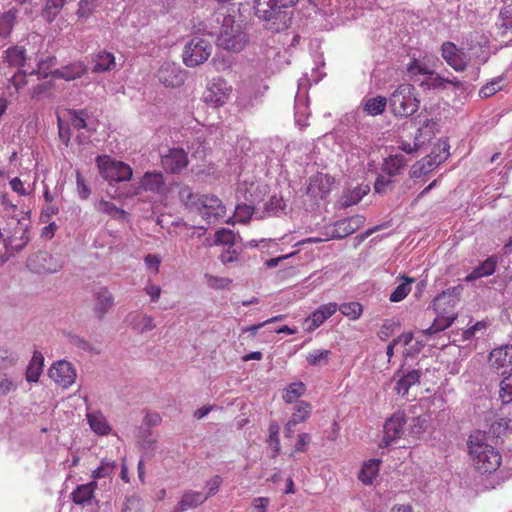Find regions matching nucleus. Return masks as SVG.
I'll use <instances>...</instances> for the list:
<instances>
[{"label": "nucleus", "instance_id": "nucleus-1", "mask_svg": "<svg viewBox=\"0 0 512 512\" xmlns=\"http://www.w3.org/2000/svg\"><path fill=\"white\" fill-rule=\"evenodd\" d=\"M468 456L473 469L481 475H489L498 470L502 455L489 443V436L481 430L473 431L467 440Z\"/></svg>", "mask_w": 512, "mask_h": 512}, {"label": "nucleus", "instance_id": "nucleus-2", "mask_svg": "<svg viewBox=\"0 0 512 512\" xmlns=\"http://www.w3.org/2000/svg\"><path fill=\"white\" fill-rule=\"evenodd\" d=\"M466 46L470 55L463 49L458 48L453 42H444L441 46V55L446 63L457 72L464 71L470 63L471 57L479 58L483 48L488 47V39L483 34L474 31L469 33L466 39Z\"/></svg>", "mask_w": 512, "mask_h": 512}, {"label": "nucleus", "instance_id": "nucleus-3", "mask_svg": "<svg viewBox=\"0 0 512 512\" xmlns=\"http://www.w3.org/2000/svg\"><path fill=\"white\" fill-rule=\"evenodd\" d=\"M181 200L186 206L195 208L207 223H215L226 215V207L222 200L215 195L193 194L189 187L179 192Z\"/></svg>", "mask_w": 512, "mask_h": 512}, {"label": "nucleus", "instance_id": "nucleus-4", "mask_svg": "<svg viewBox=\"0 0 512 512\" xmlns=\"http://www.w3.org/2000/svg\"><path fill=\"white\" fill-rule=\"evenodd\" d=\"M255 15L267 22V28L279 32L289 27L291 17L287 12L279 10L276 0H254Z\"/></svg>", "mask_w": 512, "mask_h": 512}, {"label": "nucleus", "instance_id": "nucleus-5", "mask_svg": "<svg viewBox=\"0 0 512 512\" xmlns=\"http://www.w3.org/2000/svg\"><path fill=\"white\" fill-rule=\"evenodd\" d=\"M392 113L396 117H408L419 108V99L416 97L412 84H400L389 98Z\"/></svg>", "mask_w": 512, "mask_h": 512}, {"label": "nucleus", "instance_id": "nucleus-6", "mask_svg": "<svg viewBox=\"0 0 512 512\" xmlns=\"http://www.w3.org/2000/svg\"><path fill=\"white\" fill-rule=\"evenodd\" d=\"M96 164L100 175L107 181L124 182L132 178V168L122 162L112 159L108 155H99Z\"/></svg>", "mask_w": 512, "mask_h": 512}, {"label": "nucleus", "instance_id": "nucleus-7", "mask_svg": "<svg viewBox=\"0 0 512 512\" xmlns=\"http://www.w3.org/2000/svg\"><path fill=\"white\" fill-rule=\"evenodd\" d=\"M247 42L246 33L232 18H225L218 36V45L226 50L239 52Z\"/></svg>", "mask_w": 512, "mask_h": 512}, {"label": "nucleus", "instance_id": "nucleus-8", "mask_svg": "<svg viewBox=\"0 0 512 512\" xmlns=\"http://www.w3.org/2000/svg\"><path fill=\"white\" fill-rule=\"evenodd\" d=\"M211 43L203 38L195 37L184 46L182 60L185 66L194 68L205 63L212 54Z\"/></svg>", "mask_w": 512, "mask_h": 512}, {"label": "nucleus", "instance_id": "nucleus-9", "mask_svg": "<svg viewBox=\"0 0 512 512\" xmlns=\"http://www.w3.org/2000/svg\"><path fill=\"white\" fill-rule=\"evenodd\" d=\"M232 93V86L222 77L213 78L203 93V101L213 107L224 106Z\"/></svg>", "mask_w": 512, "mask_h": 512}, {"label": "nucleus", "instance_id": "nucleus-10", "mask_svg": "<svg viewBox=\"0 0 512 512\" xmlns=\"http://www.w3.org/2000/svg\"><path fill=\"white\" fill-rule=\"evenodd\" d=\"M27 267L38 274L56 273L63 267V260L60 255L38 251L28 258Z\"/></svg>", "mask_w": 512, "mask_h": 512}, {"label": "nucleus", "instance_id": "nucleus-11", "mask_svg": "<svg viewBox=\"0 0 512 512\" xmlns=\"http://www.w3.org/2000/svg\"><path fill=\"white\" fill-rule=\"evenodd\" d=\"M406 423V416L402 411H397L388 418L384 424V434L380 442V447H388L394 441L400 439L404 435Z\"/></svg>", "mask_w": 512, "mask_h": 512}, {"label": "nucleus", "instance_id": "nucleus-12", "mask_svg": "<svg viewBox=\"0 0 512 512\" xmlns=\"http://www.w3.org/2000/svg\"><path fill=\"white\" fill-rule=\"evenodd\" d=\"M490 368L504 375L512 371V345H504L493 349L488 357Z\"/></svg>", "mask_w": 512, "mask_h": 512}, {"label": "nucleus", "instance_id": "nucleus-13", "mask_svg": "<svg viewBox=\"0 0 512 512\" xmlns=\"http://www.w3.org/2000/svg\"><path fill=\"white\" fill-rule=\"evenodd\" d=\"M49 377L57 385L68 388L75 382L76 371L70 362L60 360L49 369Z\"/></svg>", "mask_w": 512, "mask_h": 512}, {"label": "nucleus", "instance_id": "nucleus-14", "mask_svg": "<svg viewBox=\"0 0 512 512\" xmlns=\"http://www.w3.org/2000/svg\"><path fill=\"white\" fill-rule=\"evenodd\" d=\"M459 301V288L452 287L443 291L433 301V308L436 313L457 314L455 306Z\"/></svg>", "mask_w": 512, "mask_h": 512}, {"label": "nucleus", "instance_id": "nucleus-15", "mask_svg": "<svg viewBox=\"0 0 512 512\" xmlns=\"http://www.w3.org/2000/svg\"><path fill=\"white\" fill-rule=\"evenodd\" d=\"M157 77L166 87H177L184 82V75L180 66L171 62H165L161 65Z\"/></svg>", "mask_w": 512, "mask_h": 512}, {"label": "nucleus", "instance_id": "nucleus-16", "mask_svg": "<svg viewBox=\"0 0 512 512\" xmlns=\"http://www.w3.org/2000/svg\"><path fill=\"white\" fill-rule=\"evenodd\" d=\"M188 165V157L182 148H172L162 157V166L165 171L176 174Z\"/></svg>", "mask_w": 512, "mask_h": 512}, {"label": "nucleus", "instance_id": "nucleus-17", "mask_svg": "<svg viewBox=\"0 0 512 512\" xmlns=\"http://www.w3.org/2000/svg\"><path fill=\"white\" fill-rule=\"evenodd\" d=\"M365 218L361 215H355L350 218L339 220L334 225L332 238L343 239L353 234L364 223Z\"/></svg>", "mask_w": 512, "mask_h": 512}, {"label": "nucleus", "instance_id": "nucleus-18", "mask_svg": "<svg viewBox=\"0 0 512 512\" xmlns=\"http://www.w3.org/2000/svg\"><path fill=\"white\" fill-rule=\"evenodd\" d=\"M206 500L207 496L202 492L188 490L182 494L174 510L175 512H185L190 509H195L201 506Z\"/></svg>", "mask_w": 512, "mask_h": 512}, {"label": "nucleus", "instance_id": "nucleus-19", "mask_svg": "<svg viewBox=\"0 0 512 512\" xmlns=\"http://www.w3.org/2000/svg\"><path fill=\"white\" fill-rule=\"evenodd\" d=\"M114 305V297L106 288L102 287L96 292V299L93 306V312L98 319H103L106 313Z\"/></svg>", "mask_w": 512, "mask_h": 512}, {"label": "nucleus", "instance_id": "nucleus-20", "mask_svg": "<svg viewBox=\"0 0 512 512\" xmlns=\"http://www.w3.org/2000/svg\"><path fill=\"white\" fill-rule=\"evenodd\" d=\"M86 71V65L78 61L52 71L51 75L55 78L71 81L80 78Z\"/></svg>", "mask_w": 512, "mask_h": 512}, {"label": "nucleus", "instance_id": "nucleus-21", "mask_svg": "<svg viewBox=\"0 0 512 512\" xmlns=\"http://www.w3.org/2000/svg\"><path fill=\"white\" fill-rule=\"evenodd\" d=\"M140 184L145 191L157 194H163L166 190V185L161 172H146L143 175Z\"/></svg>", "mask_w": 512, "mask_h": 512}, {"label": "nucleus", "instance_id": "nucleus-22", "mask_svg": "<svg viewBox=\"0 0 512 512\" xmlns=\"http://www.w3.org/2000/svg\"><path fill=\"white\" fill-rule=\"evenodd\" d=\"M452 85L455 88H459L461 86V82L456 78H445L440 74L431 71L426 78L425 81L420 83L421 87H426L427 89H446L447 85Z\"/></svg>", "mask_w": 512, "mask_h": 512}, {"label": "nucleus", "instance_id": "nucleus-23", "mask_svg": "<svg viewBox=\"0 0 512 512\" xmlns=\"http://www.w3.org/2000/svg\"><path fill=\"white\" fill-rule=\"evenodd\" d=\"M96 489V481L78 485L76 489L71 493L72 501L77 505L89 504L94 497V492Z\"/></svg>", "mask_w": 512, "mask_h": 512}, {"label": "nucleus", "instance_id": "nucleus-24", "mask_svg": "<svg viewBox=\"0 0 512 512\" xmlns=\"http://www.w3.org/2000/svg\"><path fill=\"white\" fill-rule=\"evenodd\" d=\"M380 464V459L365 461L358 474V479L365 485H371L379 474Z\"/></svg>", "mask_w": 512, "mask_h": 512}, {"label": "nucleus", "instance_id": "nucleus-25", "mask_svg": "<svg viewBox=\"0 0 512 512\" xmlns=\"http://www.w3.org/2000/svg\"><path fill=\"white\" fill-rule=\"evenodd\" d=\"M406 165L407 159L403 155L391 154L384 159L382 170L389 176H397Z\"/></svg>", "mask_w": 512, "mask_h": 512}, {"label": "nucleus", "instance_id": "nucleus-26", "mask_svg": "<svg viewBox=\"0 0 512 512\" xmlns=\"http://www.w3.org/2000/svg\"><path fill=\"white\" fill-rule=\"evenodd\" d=\"M497 265V258L491 256L483 261L479 266L474 268L465 278L467 282L474 281L476 279L490 276L495 272Z\"/></svg>", "mask_w": 512, "mask_h": 512}, {"label": "nucleus", "instance_id": "nucleus-27", "mask_svg": "<svg viewBox=\"0 0 512 512\" xmlns=\"http://www.w3.org/2000/svg\"><path fill=\"white\" fill-rule=\"evenodd\" d=\"M18 13V9L12 7L0 14V39H6L11 35Z\"/></svg>", "mask_w": 512, "mask_h": 512}, {"label": "nucleus", "instance_id": "nucleus-28", "mask_svg": "<svg viewBox=\"0 0 512 512\" xmlns=\"http://www.w3.org/2000/svg\"><path fill=\"white\" fill-rule=\"evenodd\" d=\"M439 153L436 155H433L434 152H432L431 155H428L420 160L421 166L426 170L427 173L432 172L436 167H438L443 161H445L449 155L448 146L446 143H443V146L441 148L440 145H438Z\"/></svg>", "mask_w": 512, "mask_h": 512}, {"label": "nucleus", "instance_id": "nucleus-29", "mask_svg": "<svg viewBox=\"0 0 512 512\" xmlns=\"http://www.w3.org/2000/svg\"><path fill=\"white\" fill-rule=\"evenodd\" d=\"M93 62L94 67L92 70L95 73L111 71L116 66L114 55L105 50L99 51L95 55Z\"/></svg>", "mask_w": 512, "mask_h": 512}, {"label": "nucleus", "instance_id": "nucleus-30", "mask_svg": "<svg viewBox=\"0 0 512 512\" xmlns=\"http://www.w3.org/2000/svg\"><path fill=\"white\" fill-rule=\"evenodd\" d=\"M44 357L41 352L35 351L26 370L28 382H37L43 371Z\"/></svg>", "mask_w": 512, "mask_h": 512}, {"label": "nucleus", "instance_id": "nucleus-31", "mask_svg": "<svg viewBox=\"0 0 512 512\" xmlns=\"http://www.w3.org/2000/svg\"><path fill=\"white\" fill-rule=\"evenodd\" d=\"M456 317L457 314L436 313V317L433 323L424 331V333L431 335L443 331L451 326V324L455 321Z\"/></svg>", "mask_w": 512, "mask_h": 512}, {"label": "nucleus", "instance_id": "nucleus-32", "mask_svg": "<svg viewBox=\"0 0 512 512\" xmlns=\"http://www.w3.org/2000/svg\"><path fill=\"white\" fill-rule=\"evenodd\" d=\"M87 420L91 429L99 435L109 434L111 428L105 418L100 412H93L87 414Z\"/></svg>", "mask_w": 512, "mask_h": 512}, {"label": "nucleus", "instance_id": "nucleus-33", "mask_svg": "<svg viewBox=\"0 0 512 512\" xmlns=\"http://www.w3.org/2000/svg\"><path fill=\"white\" fill-rule=\"evenodd\" d=\"M420 379V373L417 370L409 371L407 374L402 376L396 383L395 390L398 394L406 395L409 389L417 384Z\"/></svg>", "mask_w": 512, "mask_h": 512}, {"label": "nucleus", "instance_id": "nucleus-34", "mask_svg": "<svg viewBox=\"0 0 512 512\" xmlns=\"http://www.w3.org/2000/svg\"><path fill=\"white\" fill-rule=\"evenodd\" d=\"M5 60L10 66L22 67L26 60V50L23 47L13 46L5 51Z\"/></svg>", "mask_w": 512, "mask_h": 512}, {"label": "nucleus", "instance_id": "nucleus-35", "mask_svg": "<svg viewBox=\"0 0 512 512\" xmlns=\"http://www.w3.org/2000/svg\"><path fill=\"white\" fill-rule=\"evenodd\" d=\"M329 183L330 180L327 175L318 174L310 180L307 188L308 192L315 197L320 196L322 198L328 192V188H324V185H328Z\"/></svg>", "mask_w": 512, "mask_h": 512}, {"label": "nucleus", "instance_id": "nucleus-36", "mask_svg": "<svg viewBox=\"0 0 512 512\" xmlns=\"http://www.w3.org/2000/svg\"><path fill=\"white\" fill-rule=\"evenodd\" d=\"M387 105V100L385 97L377 96L374 98H369L364 102L363 110L366 114L371 116H376L382 114Z\"/></svg>", "mask_w": 512, "mask_h": 512}, {"label": "nucleus", "instance_id": "nucleus-37", "mask_svg": "<svg viewBox=\"0 0 512 512\" xmlns=\"http://www.w3.org/2000/svg\"><path fill=\"white\" fill-rule=\"evenodd\" d=\"M306 391V386L303 382L298 381L291 383L286 389L282 396L283 400L286 403H294L297 401L298 398H300L302 395H304Z\"/></svg>", "mask_w": 512, "mask_h": 512}, {"label": "nucleus", "instance_id": "nucleus-38", "mask_svg": "<svg viewBox=\"0 0 512 512\" xmlns=\"http://www.w3.org/2000/svg\"><path fill=\"white\" fill-rule=\"evenodd\" d=\"M98 211L103 212L113 219L124 220L127 216V212L121 208H118L115 204L110 201L101 200L97 206Z\"/></svg>", "mask_w": 512, "mask_h": 512}, {"label": "nucleus", "instance_id": "nucleus-39", "mask_svg": "<svg viewBox=\"0 0 512 512\" xmlns=\"http://www.w3.org/2000/svg\"><path fill=\"white\" fill-rule=\"evenodd\" d=\"M117 463L115 460L104 458L101 460L100 466L92 472L93 481L109 477L113 474Z\"/></svg>", "mask_w": 512, "mask_h": 512}, {"label": "nucleus", "instance_id": "nucleus-40", "mask_svg": "<svg viewBox=\"0 0 512 512\" xmlns=\"http://www.w3.org/2000/svg\"><path fill=\"white\" fill-rule=\"evenodd\" d=\"M312 411V406L309 402L299 401L296 405V410L291 417V424H299L306 421Z\"/></svg>", "mask_w": 512, "mask_h": 512}, {"label": "nucleus", "instance_id": "nucleus-41", "mask_svg": "<svg viewBox=\"0 0 512 512\" xmlns=\"http://www.w3.org/2000/svg\"><path fill=\"white\" fill-rule=\"evenodd\" d=\"M286 204L280 195H272L265 203V213L267 216H277L285 210Z\"/></svg>", "mask_w": 512, "mask_h": 512}, {"label": "nucleus", "instance_id": "nucleus-42", "mask_svg": "<svg viewBox=\"0 0 512 512\" xmlns=\"http://www.w3.org/2000/svg\"><path fill=\"white\" fill-rule=\"evenodd\" d=\"M66 0H47L42 15L48 21L52 22L62 10Z\"/></svg>", "mask_w": 512, "mask_h": 512}, {"label": "nucleus", "instance_id": "nucleus-43", "mask_svg": "<svg viewBox=\"0 0 512 512\" xmlns=\"http://www.w3.org/2000/svg\"><path fill=\"white\" fill-rule=\"evenodd\" d=\"M504 78L499 76L483 85L479 90V96L483 99L489 98L503 88Z\"/></svg>", "mask_w": 512, "mask_h": 512}, {"label": "nucleus", "instance_id": "nucleus-44", "mask_svg": "<svg viewBox=\"0 0 512 512\" xmlns=\"http://www.w3.org/2000/svg\"><path fill=\"white\" fill-rule=\"evenodd\" d=\"M404 282L399 284L390 294L391 302H400L402 301L411 291V283L414 282L413 278H404Z\"/></svg>", "mask_w": 512, "mask_h": 512}, {"label": "nucleus", "instance_id": "nucleus-45", "mask_svg": "<svg viewBox=\"0 0 512 512\" xmlns=\"http://www.w3.org/2000/svg\"><path fill=\"white\" fill-rule=\"evenodd\" d=\"M132 324L133 328L140 333L151 331L156 327L153 317L146 314L136 315Z\"/></svg>", "mask_w": 512, "mask_h": 512}, {"label": "nucleus", "instance_id": "nucleus-46", "mask_svg": "<svg viewBox=\"0 0 512 512\" xmlns=\"http://www.w3.org/2000/svg\"><path fill=\"white\" fill-rule=\"evenodd\" d=\"M330 356V350H313L308 353L306 360L311 366L326 365L330 360Z\"/></svg>", "mask_w": 512, "mask_h": 512}, {"label": "nucleus", "instance_id": "nucleus-47", "mask_svg": "<svg viewBox=\"0 0 512 512\" xmlns=\"http://www.w3.org/2000/svg\"><path fill=\"white\" fill-rule=\"evenodd\" d=\"M338 310L351 320H356L361 316L363 308L358 302H350L341 304L338 306Z\"/></svg>", "mask_w": 512, "mask_h": 512}, {"label": "nucleus", "instance_id": "nucleus-48", "mask_svg": "<svg viewBox=\"0 0 512 512\" xmlns=\"http://www.w3.org/2000/svg\"><path fill=\"white\" fill-rule=\"evenodd\" d=\"M205 280L207 285L215 290L229 289L232 284V279L220 276H214L212 274H205Z\"/></svg>", "mask_w": 512, "mask_h": 512}, {"label": "nucleus", "instance_id": "nucleus-49", "mask_svg": "<svg viewBox=\"0 0 512 512\" xmlns=\"http://www.w3.org/2000/svg\"><path fill=\"white\" fill-rule=\"evenodd\" d=\"M499 397L503 404L512 402V372L501 381Z\"/></svg>", "mask_w": 512, "mask_h": 512}, {"label": "nucleus", "instance_id": "nucleus-50", "mask_svg": "<svg viewBox=\"0 0 512 512\" xmlns=\"http://www.w3.org/2000/svg\"><path fill=\"white\" fill-rule=\"evenodd\" d=\"M268 443L272 449V458H275L280 452L279 426L277 424L269 426Z\"/></svg>", "mask_w": 512, "mask_h": 512}, {"label": "nucleus", "instance_id": "nucleus-51", "mask_svg": "<svg viewBox=\"0 0 512 512\" xmlns=\"http://www.w3.org/2000/svg\"><path fill=\"white\" fill-rule=\"evenodd\" d=\"M70 124L74 129L80 130L87 127L86 119L88 114L85 110L70 111Z\"/></svg>", "mask_w": 512, "mask_h": 512}, {"label": "nucleus", "instance_id": "nucleus-52", "mask_svg": "<svg viewBox=\"0 0 512 512\" xmlns=\"http://www.w3.org/2000/svg\"><path fill=\"white\" fill-rule=\"evenodd\" d=\"M254 213V208L250 205H237L234 212V219L237 222L247 223Z\"/></svg>", "mask_w": 512, "mask_h": 512}, {"label": "nucleus", "instance_id": "nucleus-53", "mask_svg": "<svg viewBox=\"0 0 512 512\" xmlns=\"http://www.w3.org/2000/svg\"><path fill=\"white\" fill-rule=\"evenodd\" d=\"M27 75L23 71L16 72L9 80L8 89L13 88L14 93H18L23 87L27 85Z\"/></svg>", "mask_w": 512, "mask_h": 512}, {"label": "nucleus", "instance_id": "nucleus-54", "mask_svg": "<svg viewBox=\"0 0 512 512\" xmlns=\"http://www.w3.org/2000/svg\"><path fill=\"white\" fill-rule=\"evenodd\" d=\"M426 423H427L426 417H424V416L414 417L410 424L409 434L413 438H417L419 435H421L425 431Z\"/></svg>", "mask_w": 512, "mask_h": 512}, {"label": "nucleus", "instance_id": "nucleus-55", "mask_svg": "<svg viewBox=\"0 0 512 512\" xmlns=\"http://www.w3.org/2000/svg\"><path fill=\"white\" fill-rule=\"evenodd\" d=\"M234 240V233L229 229L223 228L215 233L214 243L217 245H232L234 244Z\"/></svg>", "mask_w": 512, "mask_h": 512}, {"label": "nucleus", "instance_id": "nucleus-56", "mask_svg": "<svg viewBox=\"0 0 512 512\" xmlns=\"http://www.w3.org/2000/svg\"><path fill=\"white\" fill-rule=\"evenodd\" d=\"M432 70H429L424 64H421L417 59H413L407 67L408 75L412 78L417 75H429Z\"/></svg>", "mask_w": 512, "mask_h": 512}, {"label": "nucleus", "instance_id": "nucleus-57", "mask_svg": "<svg viewBox=\"0 0 512 512\" xmlns=\"http://www.w3.org/2000/svg\"><path fill=\"white\" fill-rule=\"evenodd\" d=\"M97 0H80L77 15L79 18L90 16L95 10Z\"/></svg>", "mask_w": 512, "mask_h": 512}, {"label": "nucleus", "instance_id": "nucleus-58", "mask_svg": "<svg viewBox=\"0 0 512 512\" xmlns=\"http://www.w3.org/2000/svg\"><path fill=\"white\" fill-rule=\"evenodd\" d=\"M55 62V57H47L46 59H42L38 63L37 71H33L31 74L47 77L51 73L50 68L55 65Z\"/></svg>", "mask_w": 512, "mask_h": 512}, {"label": "nucleus", "instance_id": "nucleus-59", "mask_svg": "<svg viewBox=\"0 0 512 512\" xmlns=\"http://www.w3.org/2000/svg\"><path fill=\"white\" fill-rule=\"evenodd\" d=\"M76 184L79 197L81 199H87L90 196L91 191L79 170L76 171Z\"/></svg>", "mask_w": 512, "mask_h": 512}, {"label": "nucleus", "instance_id": "nucleus-60", "mask_svg": "<svg viewBox=\"0 0 512 512\" xmlns=\"http://www.w3.org/2000/svg\"><path fill=\"white\" fill-rule=\"evenodd\" d=\"M487 327H488L487 322L478 321L474 325H472L470 328L466 329L463 332V338L465 340H470L476 335L477 332L485 331L487 329Z\"/></svg>", "mask_w": 512, "mask_h": 512}, {"label": "nucleus", "instance_id": "nucleus-61", "mask_svg": "<svg viewBox=\"0 0 512 512\" xmlns=\"http://www.w3.org/2000/svg\"><path fill=\"white\" fill-rule=\"evenodd\" d=\"M270 504V498L257 497L252 500L251 508L253 512H267Z\"/></svg>", "mask_w": 512, "mask_h": 512}, {"label": "nucleus", "instance_id": "nucleus-62", "mask_svg": "<svg viewBox=\"0 0 512 512\" xmlns=\"http://www.w3.org/2000/svg\"><path fill=\"white\" fill-rule=\"evenodd\" d=\"M145 265L147 269L152 270L154 274H157L159 272V267L161 264V259L156 254H148L144 258Z\"/></svg>", "mask_w": 512, "mask_h": 512}, {"label": "nucleus", "instance_id": "nucleus-63", "mask_svg": "<svg viewBox=\"0 0 512 512\" xmlns=\"http://www.w3.org/2000/svg\"><path fill=\"white\" fill-rule=\"evenodd\" d=\"M502 26L505 29H512V4L503 7L500 11Z\"/></svg>", "mask_w": 512, "mask_h": 512}, {"label": "nucleus", "instance_id": "nucleus-64", "mask_svg": "<svg viewBox=\"0 0 512 512\" xmlns=\"http://www.w3.org/2000/svg\"><path fill=\"white\" fill-rule=\"evenodd\" d=\"M11 189L21 196H27L30 191L24 186L22 180L18 177H14L9 182Z\"/></svg>", "mask_w": 512, "mask_h": 512}]
</instances>
